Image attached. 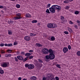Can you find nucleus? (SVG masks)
<instances>
[{
  "label": "nucleus",
  "instance_id": "nucleus-1",
  "mask_svg": "<svg viewBox=\"0 0 80 80\" xmlns=\"http://www.w3.org/2000/svg\"><path fill=\"white\" fill-rule=\"evenodd\" d=\"M47 27L50 28H54L57 27V25L55 23H48L47 24Z\"/></svg>",
  "mask_w": 80,
  "mask_h": 80
},
{
  "label": "nucleus",
  "instance_id": "nucleus-2",
  "mask_svg": "<svg viewBox=\"0 0 80 80\" xmlns=\"http://www.w3.org/2000/svg\"><path fill=\"white\" fill-rule=\"evenodd\" d=\"M25 67H28V68L30 69V70L33 69L35 67L34 65L33 64H25Z\"/></svg>",
  "mask_w": 80,
  "mask_h": 80
},
{
  "label": "nucleus",
  "instance_id": "nucleus-3",
  "mask_svg": "<svg viewBox=\"0 0 80 80\" xmlns=\"http://www.w3.org/2000/svg\"><path fill=\"white\" fill-rule=\"evenodd\" d=\"M21 15L20 13L17 14L16 15V17L14 18V20H18V19H21V18H22L21 17Z\"/></svg>",
  "mask_w": 80,
  "mask_h": 80
},
{
  "label": "nucleus",
  "instance_id": "nucleus-4",
  "mask_svg": "<svg viewBox=\"0 0 80 80\" xmlns=\"http://www.w3.org/2000/svg\"><path fill=\"white\" fill-rule=\"evenodd\" d=\"M52 7L54 8L55 10H60L61 9V7L57 5H54L52 6Z\"/></svg>",
  "mask_w": 80,
  "mask_h": 80
},
{
  "label": "nucleus",
  "instance_id": "nucleus-5",
  "mask_svg": "<svg viewBox=\"0 0 80 80\" xmlns=\"http://www.w3.org/2000/svg\"><path fill=\"white\" fill-rule=\"evenodd\" d=\"M43 54H48V50L47 48H44L42 50Z\"/></svg>",
  "mask_w": 80,
  "mask_h": 80
},
{
  "label": "nucleus",
  "instance_id": "nucleus-6",
  "mask_svg": "<svg viewBox=\"0 0 80 80\" xmlns=\"http://www.w3.org/2000/svg\"><path fill=\"white\" fill-rule=\"evenodd\" d=\"M52 7L53 6H52L51 8H49V10L50 12H51L52 13H54L55 12V8Z\"/></svg>",
  "mask_w": 80,
  "mask_h": 80
},
{
  "label": "nucleus",
  "instance_id": "nucleus-7",
  "mask_svg": "<svg viewBox=\"0 0 80 80\" xmlns=\"http://www.w3.org/2000/svg\"><path fill=\"white\" fill-rule=\"evenodd\" d=\"M49 58L50 60H53L55 58V55L54 54H49Z\"/></svg>",
  "mask_w": 80,
  "mask_h": 80
},
{
  "label": "nucleus",
  "instance_id": "nucleus-8",
  "mask_svg": "<svg viewBox=\"0 0 80 80\" xmlns=\"http://www.w3.org/2000/svg\"><path fill=\"white\" fill-rule=\"evenodd\" d=\"M24 39L25 40H26V41H29L30 40V37L28 36H26L24 37Z\"/></svg>",
  "mask_w": 80,
  "mask_h": 80
},
{
  "label": "nucleus",
  "instance_id": "nucleus-9",
  "mask_svg": "<svg viewBox=\"0 0 80 80\" xmlns=\"http://www.w3.org/2000/svg\"><path fill=\"white\" fill-rule=\"evenodd\" d=\"M63 51L64 53H67L68 51V48L67 47H64L63 49Z\"/></svg>",
  "mask_w": 80,
  "mask_h": 80
},
{
  "label": "nucleus",
  "instance_id": "nucleus-10",
  "mask_svg": "<svg viewBox=\"0 0 80 80\" xmlns=\"http://www.w3.org/2000/svg\"><path fill=\"white\" fill-rule=\"evenodd\" d=\"M17 58L20 60H23V58L20 55L18 56Z\"/></svg>",
  "mask_w": 80,
  "mask_h": 80
},
{
  "label": "nucleus",
  "instance_id": "nucleus-11",
  "mask_svg": "<svg viewBox=\"0 0 80 80\" xmlns=\"http://www.w3.org/2000/svg\"><path fill=\"white\" fill-rule=\"evenodd\" d=\"M31 80H37V78L35 76H32L30 78Z\"/></svg>",
  "mask_w": 80,
  "mask_h": 80
},
{
  "label": "nucleus",
  "instance_id": "nucleus-12",
  "mask_svg": "<svg viewBox=\"0 0 80 80\" xmlns=\"http://www.w3.org/2000/svg\"><path fill=\"white\" fill-rule=\"evenodd\" d=\"M26 17L27 18H31L32 17V16L29 14V13H28L26 14Z\"/></svg>",
  "mask_w": 80,
  "mask_h": 80
},
{
  "label": "nucleus",
  "instance_id": "nucleus-13",
  "mask_svg": "<svg viewBox=\"0 0 80 80\" xmlns=\"http://www.w3.org/2000/svg\"><path fill=\"white\" fill-rule=\"evenodd\" d=\"M48 52L50 54H53V52L52 49H50L48 50Z\"/></svg>",
  "mask_w": 80,
  "mask_h": 80
},
{
  "label": "nucleus",
  "instance_id": "nucleus-14",
  "mask_svg": "<svg viewBox=\"0 0 80 80\" xmlns=\"http://www.w3.org/2000/svg\"><path fill=\"white\" fill-rule=\"evenodd\" d=\"M8 34L9 35H12V33H13V32H12V31L9 30H8Z\"/></svg>",
  "mask_w": 80,
  "mask_h": 80
},
{
  "label": "nucleus",
  "instance_id": "nucleus-15",
  "mask_svg": "<svg viewBox=\"0 0 80 80\" xmlns=\"http://www.w3.org/2000/svg\"><path fill=\"white\" fill-rule=\"evenodd\" d=\"M7 65H8V64L7 63H3L2 65V67H7Z\"/></svg>",
  "mask_w": 80,
  "mask_h": 80
},
{
  "label": "nucleus",
  "instance_id": "nucleus-16",
  "mask_svg": "<svg viewBox=\"0 0 80 80\" xmlns=\"http://www.w3.org/2000/svg\"><path fill=\"white\" fill-rule=\"evenodd\" d=\"M5 46H8V47H11V46H12V44H4Z\"/></svg>",
  "mask_w": 80,
  "mask_h": 80
},
{
  "label": "nucleus",
  "instance_id": "nucleus-17",
  "mask_svg": "<svg viewBox=\"0 0 80 80\" xmlns=\"http://www.w3.org/2000/svg\"><path fill=\"white\" fill-rule=\"evenodd\" d=\"M30 37H34V36H36V34L33 33H30Z\"/></svg>",
  "mask_w": 80,
  "mask_h": 80
},
{
  "label": "nucleus",
  "instance_id": "nucleus-18",
  "mask_svg": "<svg viewBox=\"0 0 80 80\" xmlns=\"http://www.w3.org/2000/svg\"><path fill=\"white\" fill-rule=\"evenodd\" d=\"M68 31L69 32H70L71 33H72V32H73V30H72V29H71V28H68Z\"/></svg>",
  "mask_w": 80,
  "mask_h": 80
},
{
  "label": "nucleus",
  "instance_id": "nucleus-19",
  "mask_svg": "<svg viewBox=\"0 0 80 80\" xmlns=\"http://www.w3.org/2000/svg\"><path fill=\"white\" fill-rule=\"evenodd\" d=\"M6 57H9L12 56V54H6L5 55Z\"/></svg>",
  "mask_w": 80,
  "mask_h": 80
},
{
  "label": "nucleus",
  "instance_id": "nucleus-20",
  "mask_svg": "<svg viewBox=\"0 0 80 80\" xmlns=\"http://www.w3.org/2000/svg\"><path fill=\"white\" fill-rule=\"evenodd\" d=\"M51 41H54L55 40V37L52 36L51 38Z\"/></svg>",
  "mask_w": 80,
  "mask_h": 80
},
{
  "label": "nucleus",
  "instance_id": "nucleus-21",
  "mask_svg": "<svg viewBox=\"0 0 80 80\" xmlns=\"http://www.w3.org/2000/svg\"><path fill=\"white\" fill-rule=\"evenodd\" d=\"M46 58L47 60H49L50 59V56L49 55H46L45 57Z\"/></svg>",
  "mask_w": 80,
  "mask_h": 80
},
{
  "label": "nucleus",
  "instance_id": "nucleus-22",
  "mask_svg": "<svg viewBox=\"0 0 80 80\" xmlns=\"http://www.w3.org/2000/svg\"><path fill=\"white\" fill-rule=\"evenodd\" d=\"M0 73H1V74H3V73H4V71L2 69L0 70Z\"/></svg>",
  "mask_w": 80,
  "mask_h": 80
},
{
  "label": "nucleus",
  "instance_id": "nucleus-23",
  "mask_svg": "<svg viewBox=\"0 0 80 80\" xmlns=\"http://www.w3.org/2000/svg\"><path fill=\"white\" fill-rule=\"evenodd\" d=\"M56 66L57 67L59 68H61V67H60V66L59 64H56Z\"/></svg>",
  "mask_w": 80,
  "mask_h": 80
},
{
  "label": "nucleus",
  "instance_id": "nucleus-24",
  "mask_svg": "<svg viewBox=\"0 0 80 80\" xmlns=\"http://www.w3.org/2000/svg\"><path fill=\"white\" fill-rule=\"evenodd\" d=\"M36 45L38 47H42V45L39 43H36Z\"/></svg>",
  "mask_w": 80,
  "mask_h": 80
},
{
  "label": "nucleus",
  "instance_id": "nucleus-25",
  "mask_svg": "<svg viewBox=\"0 0 80 80\" xmlns=\"http://www.w3.org/2000/svg\"><path fill=\"white\" fill-rule=\"evenodd\" d=\"M31 55V53H26L25 55V56H28L29 55Z\"/></svg>",
  "mask_w": 80,
  "mask_h": 80
},
{
  "label": "nucleus",
  "instance_id": "nucleus-26",
  "mask_svg": "<svg viewBox=\"0 0 80 80\" xmlns=\"http://www.w3.org/2000/svg\"><path fill=\"white\" fill-rule=\"evenodd\" d=\"M32 23H37V20H33L32 21Z\"/></svg>",
  "mask_w": 80,
  "mask_h": 80
},
{
  "label": "nucleus",
  "instance_id": "nucleus-27",
  "mask_svg": "<svg viewBox=\"0 0 80 80\" xmlns=\"http://www.w3.org/2000/svg\"><path fill=\"white\" fill-rule=\"evenodd\" d=\"M7 51L8 52V53H10L12 52V50L11 49H8L7 50Z\"/></svg>",
  "mask_w": 80,
  "mask_h": 80
},
{
  "label": "nucleus",
  "instance_id": "nucleus-28",
  "mask_svg": "<svg viewBox=\"0 0 80 80\" xmlns=\"http://www.w3.org/2000/svg\"><path fill=\"white\" fill-rule=\"evenodd\" d=\"M77 55L78 56H80V51H78L77 52Z\"/></svg>",
  "mask_w": 80,
  "mask_h": 80
},
{
  "label": "nucleus",
  "instance_id": "nucleus-29",
  "mask_svg": "<svg viewBox=\"0 0 80 80\" xmlns=\"http://www.w3.org/2000/svg\"><path fill=\"white\" fill-rule=\"evenodd\" d=\"M46 13H50V11H49V9H47L46 10Z\"/></svg>",
  "mask_w": 80,
  "mask_h": 80
},
{
  "label": "nucleus",
  "instance_id": "nucleus-30",
  "mask_svg": "<svg viewBox=\"0 0 80 80\" xmlns=\"http://www.w3.org/2000/svg\"><path fill=\"white\" fill-rule=\"evenodd\" d=\"M16 7L17 8H19L20 7V6L19 4H17L16 5Z\"/></svg>",
  "mask_w": 80,
  "mask_h": 80
},
{
  "label": "nucleus",
  "instance_id": "nucleus-31",
  "mask_svg": "<svg viewBox=\"0 0 80 80\" xmlns=\"http://www.w3.org/2000/svg\"><path fill=\"white\" fill-rule=\"evenodd\" d=\"M78 13H79V12H78V11H76L75 12V14L76 15H78Z\"/></svg>",
  "mask_w": 80,
  "mask_h": 80
},
{
  "label": "nucleus",
  "instance_id": "nucleus-32",
  "mask_svg": "<svg viewBox=\"0 0 80 80\" xmlns=\"http://www.w3.org/2000/svg\"><path fill=\"white\" fill-rule=\"evenodd\" d=\"M69 8H70V7L67 6L65 8V9L66 10L67 9V10H68V9H69Z\"/></svg>",
  "mask_w": 80,
  "mask_h": 80
},
{
  "label": "nucleus",
  "instance_id": "nucleus-33",
  "mask_svg": "<svg viewBox=\"0 0 80 80\" xmlns=\"http://www.w3.org/2000/svg\"><path fill=\"white\" fill-rule=\"evenodd\" d=\"M38 60L40 62V63H43V61L41 59H38Z\"/></svg>",
  "mask_w": 80,
  "mask_h": 80
},
{
  "label": "nucleus",
  "instance_id": "nucleus-34",
  "mask_svg": "<svg viewBox=\"0 0 80 80\" xmlns=\"http://www.w3.org/2000/svg\"><path fill=\"white\" fill-rule=\"evenodd\" d=\"M21 54L22 55H25V52H21Z\"/></svg>",
  "mask_w": 80,
  "mask_h": 80
},
{
  "label": "nucleus",
  "instance_id": "nucleus-35",
  "mask_svg": "<svg viewBox=\"0 0 80 80\" xmlns=\"http://www.w3.org/2000/svg\"><path fill=\"white\" fill-rule=\"evenodd\" d=\"M14 58L15 61H16V62H18V59H17V57H15Z\"/></svg>",
  "mask_w": 80,
  "mask_h": 80
},
{
  "label": "nucleus",
  "instance_id": "nucleus-36",
  "mask_svg": "<svg viewBox=\"0 0 80 80\" xmlns=\"http://www.w3.org/2000/svg\"><path fill=\"white\" fill-rule=\"evenodd\" d=\"M64 33H65V34H68V32L67 31H65L64 32Z\"/></svg>",
  "mask_w": 80,
  "mask_h": 80
},
{
  "label": "nucleus",
  "instance_id": "nucleus-37",
  "mask_svg": "<svg viewBox=\"0 0 80 80\" xmlns=\"http://www.w3.org/2000/svg\"><path fill=\"white\" fill-rule=\"evenodd\" d=\"M68 48L69 50H70V49H71V46H70V45H69L68 47Z\"/></svg>",
  "mask_w": 80,
  "mask_h": 80
},
{
  "label": "nucleus",
  "instance_id": "nucleus-38",
  "mask_svg": "<svg viewBox=\"0 0 80 80\" xmlns=\"http://www.w3.org/2000/svg\"><path fill=\"white\" fill-rule=\"evenodd\" d=\"M33 58V56H31L29 58V59H32Z\"/></svg>",
  "mask_w": 80,
  "mask_h": 80
},
{
  "label": "nucleus",
  "instance_id": "nucleus-39",
  "mask_svg": "<svg viewBox=\"0 0 80 80\" xmlns=\"http://www.w3.org/2000/svg\"><path fill=\"white\" fill-rule=\"evenodd\" d=\"M50 5H51V4H48V8H49V7H50Z\"/></svg>",
  "mask_w": 80,
  "mask_h": 80
},
{
  "label": "nucleus",
  "instance_id": "nucleus-40",
  "mask_svg": "<svg viewBox=\"0 0 80 80\" xmlns=\"http://www.w3.org/2000/svg\"><path fill=\"white\" fill-rule=\"evenodd\" d=\"M55 79L56 80H59V78H58V77H55Z\"/></svg>",
  "mask_w": 80,
  "mask_h": 80
},
{
  "label": "nucleus",
  "instance_id": "nucleus-41",
  "mask_svg": "<svg viewBox=\"0 0 80 80\" xmlns=\"http://www.w3.org/2000/svg\"><path fill=\"white\" fill-rule=\"evenodd\" d=\"M74 27L75 28H78V26H77V25H74Z\"/></svg>",
  "mask_w": 80,
  "mask_h": 80
},
{
  "label": "nucleus",
  "instance_id": "nucleus-42",
  "mask_svg": "<svg viewBox=\"0 0 80 80\" xmlns=\"http://www.w3.org/2000/svg\"><path fill=\"white\" fill-rule=\"evenodd\" d=\"M27 58H25L23 60V62H25V61H27Z\"/></svg>",
  "mask_w": 80,
  "mask_h": 80
},
{
  "label": "nucleus",
  "instance_id": "nucleus-43",
  "mask_svg": "<svg viewBox=\"0 0 80 80\" xmlns=\"http://www.w3.org/2000/svg\"><path fill=\"white\" fill-rule=\"evenodd\" d=\"M0 46L1 47H3V46H4V44L2 43L0 44Z\"/></svg>",
  "mask_w": 80,
  "mask_h": 80
},
{
  "label": "nucleus",
  "instance_id": "nucleus-44",
  "mask_svg": "<svg viewBox=\"0 0 80 80\" xmlns=\"http://www.w3.org/2000/svg\"><path fill=\"white\" fill-rule=\"evenodd\" d=\"M3 6H2L0 5V8H3Z\"/></svg>",
  "mask_w": 80,
  "mask_h": 80
},
{
  "label": "nucleus",
  "instance_id": "nucleus-45",
  "mask_svg": "<svg viewBox=\"0 0 80 80\" xmlns=\"http://www.w3.org/2000/svg\"><path fill=\"white\" fill-rule=\"evenodd\" d=\"M68 1H64V3H68Z\"/></svg>",
  "mask_w": 80,
  "mask_h": 80
},
{
  "label": "nucleus",
  "instance_id": "nucleus-46",
  "mask_svg": "<svg viewBox=\"0 0 80 80\" xmlns=\"http://www.w3.org/2000/svg\"><path fill=\"white\" fill-rule=\"evenodd\" d=\"M1 53H5V52H4V51L2 50L1 51Z\"/></svg>",
  "mask_w": 80,
  "mask_h": 80
},
{
  "label": "nucleus",
  "instance_id": "nucleus-47",
  "mask_svg": "<svg viewBox=\"0 0 80 80\" xmlns=\"http://www.w3.org/2000/svg\"><path fill=\"white\" fill-rule=\"evenodd\" d=\"M77 22L78 23V24H80V21H79L78 20L77 21Z\"/></svg>",
  "mask_w": 80,
  "mask_h": 80
},
{
  "label": "nucleus",
  "instance_id": "nucleus-48",
  "mask_svg": "<svg viewBox=\"0 0 80 80\" xmlns=\"http://www.w3.org/2000/svg\"><path fill=\"white\" fill-rule=\"evenodd\" d=\"M29 52H33V50H30L29 51Z\"/></svg>",
  "mask_w": 80,
  "mask_h": 80
},
{
  "label": "nucleus",
  "instance_id": "nucleus-49",
  "mask_svg": "<svg viewBox=\"0 0 80 80\" xmlns=\"http://www.w3.org/2000/svg\"><path fill=\"white\" fill-rule=\"evenodd\" d=\"M18 80H22V78L21 77H19L18 78Z\"/></svg>",
  "mask_w": 80,
  "mask_h": 80
},
{
  "label": "nucleus",
  "instance_id": "nucleus-50",
  "mask_svg": "<svg viewBox=\"0 0 80 80\" xmlns=\"http://www.w3.org/2000/svg\"><path fill=\"white\" fill-rule=\"evenodd\" d=\"M70 24H73V23L72 22L70 21Z\"/></svg>",
  "mask_w": 80,
  "mask_h": 80
},
{
  "label": "nucleus",
  "instance_id": "nucleus-51",
  "mask_svg": "<svg viewBox=\"0 0 80 80\" xmlns=\"http://www.w3.org/2000/svg\"><path fill=\"white\" fill-rule=\"evenodd\" d=\"M16 53L18 55H20V52H17Z\"/></svg>",
  "mask_w": 80,
  "mask_h": 80
},
{
  "label": "nucleus",
  "instance_id": "nucleus-52",
  "mask_svg": "<svg viewBox=\"0 0 80 80\" xmlns=\"http://www.w3.org/2000/svg\"><path fill=\"white\" fill-rule=\"evenodd\" d=\"M61 19H64V17L61 16Z\"/></svg>",
  "mask_w": 80,
  "mask_h": 80
},
{
  "label": "nucleus",
  "instance_id": "nucleus-53",
  "mask_svg": "<svg viewBox=\"0 0 80 80\" xmlns=\"http://www.w3.org/2000/svg\"><path fill=\"white\" fill-rule=\"evenodd\" d=\"M42 80H47V79L45 78H43Z\"/></svg>",
  "mask_w": 80,
  "mask_h": 80
},
{
  "label": "nucleus",
  "instance_id": "nucleus-54",
  "mask_svg": "<svg viewBox=\"0 0 80 80\" xmlns=\"http://www.w3.org/2000/svg\"><path fill=\"white\" fill-rule=\"evenodd\" d=\"M50 75H51V76H52V77H53V74L51 73Z\"/></svg>",
  "mask_w": 80,
  "mask_h": 80
},
{
  "label": "nucleus",
  "instance_id": "nucleus-55",
  "mask_svg": "<svg viewBox=\"0 0 80 80\" xmlns=\"http://www.w3.org/2000/svg\"><path fill=\"white\" fill-rule=\"evenodd\" d=\"M10 22H11V23H13V21H10Z\"/></svg>",
  "mask_w": 80,
  "mask_h": 80
},
{
  "label": "nucleus",
  "instance_id": "nucleus-56",
  "mask_svg": "<svg viewBox=\"0 0 80 80\" xmlns=\"http://www.w3.org/2000/svg\"><path fill=\"white\" fill-rule=\"evenodd\" d=\"M13 45H17V44H16V43H14Z\"/></svg>",
  "mask_w": 80,
  "mask_h": 80
},
{
  "label": "nucleus",
  "instance_id": "nucleus-57",
  "mask_svg": "<svg viewBox=\"0 0 80 80\" xmlns=\"http://www.w3.org/2000/svg\"><path fill=\"white\" fill-rule=\"evenodd\" d=\"M69 2H72V1H73V0H69Z\"/></svg>",
  "mask_w": 80,
  "mask_h": 80
},
{
  "label": "nucleus",
  "instance_id": "nucleus-58",
  "mask_svg": "<svg viewBox=\"0 0 80 80\" xmlns=\"http://www.w3.org/2000/svg\"><path fill=\"white\" fill-rule=\"evenodd\" d=\"M8 22L9 23H11V22H10V21H8Z\"/></svg>",
  "mask_w": 80,
  "mask_h": 80
},
{
  "label": "nucleus",
  "instance_id": "nucleus-59",
  "mask_svg": "<svg viewBox=\"0 0 80 80\" xmlns=\"http://www.w3.org/2000/svg\"><path fill=\"white\" fill-rule=\"evenodd\" d=\"M22 80H27V79H26L25 78H24Z\"/></svg>",
  "mask_w": 80,
  "mask_h": 80
},
{
  "label": "nucleus",
  "instance_id": "nucleus-60",
  "mask_svg": "<svg viewBox=\"0 0 80 80\" xmlns=\"http://www.w3.org/2000/svg\"><path fill=\"white\" fill-rule=\"evenodd\" d=\"M38 25H40V23H38Z\"/></svg>",
  "mask_w": 80,
  "mask_h": 80
},
{
  "label": "nucleus",
  "instance_id": "nucleus-61",
  "mask_svg": "<svg viewBox=\"0 0 80 80\" xmlns=\"http://www.w3.org/2000/svg\"><path fill=\"white\" fill-rule=\"evenodd\" d=\"M1 57H2V56L0 54V58Z\"/></svg>",
  "mask_w": 80,
  "mask_h": 80
},
{
  "label": "nucleus",
  "instance_id": "nucleus-62",
  "mask_svg": "<svg viewBox=\"0 0 80 80\" xmlns=\"http://www.w3.org/2000/svg\"><path fill=\"white\" fill-rule=\"evenodd\" d=\"M1 69H1V68L0 67V70H1Z\"/></svg>",
  "mask_w": 80,
  "mask_h": 80
},
{
  "label": "nucleus",
  "instance_id": "nucleus-63",
  "mask_svg": "<svg viewBox=\"0 0 80 80\" xmlns=\"http://www.w3.org/2000/svg\"><path fill=\"white\" fill-rule=\"evenodd\" d=\"M1 16V15H0V17Z\"/></svg>",
  "mask_w": 80,
  "mask_h": 80
}]
</instances>
